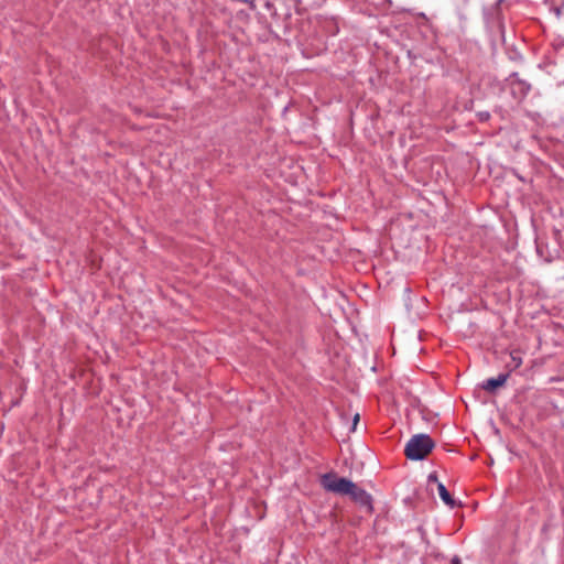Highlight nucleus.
Returning a JSON list of instances; mask_svg holds the SVG:
<instances>
[{"label": "nucleus", "instance_id": "obj_1", "mask_svg": "<svg viewBox=\"0 0 564 564\" xmlns=\"http://www.w3.org/2000/svg\"><path fill=\"white\" fill-rule=\"evenodd\" d=\"M321 482L326 491L349 496L361 508H365L368 513L373 511L371 495L350 479L338 477L334 473H327L322 476Z\"/></svg>", "mask_w": 564, "mask_h": 564}, {"label": "nucleus", "instance_id": "obj_11", "mask_svg": "<svg viewBox=\"0 0 564 564\" xmlns=\"http://www.w3.org/2000/svg\"><path fill=\"white\" fill-rule=\"evenodd\" d=\"M489 113L482 115V118H488Z\"/></svg>", "mask_w": 564, "mask_h": 564}, {"label": "nucleus", "instance_id": "obj_10", "mask_svg": "<svg viewBox=\"0 0 564 564\" xmlns=\"http://www.w3.org/2000/svg\"><path fill=\"white\" fill-rule=\"evenodd\" d=\"M358 421H359V414H356V415L354 416V427L356 426V424L358 423Z\"/></svg>", "mask_w": 564, "mask_h": 564}, {"label": "nucleus", "instance_id": "obj_5", "mask_svg": "<svg viewBox=\"0 0 564 564\" xmlns=\"http://www.w3.org/2000/svg\"><path fill=\"white\" fill-rule=\"evenodd\" d=\"M437 491L441 499L446 506H448L449 508H454L456 506L455 500L452 498L451 494L448 492L443 482H437Z\"/></svg>", "mask_w": 564, "mask_h": 564}, {"label": "nucleus", "instance_id": "obj_9", "mask_svg": "<svg viewBox=\"0 0 564 564\" xmlns=\"http://www.w3.org/2000/svg\"><path fill=\"white\" fill-rule=\"evenodd\" d=\"M451 564H462L460 558L458 556H454L451 561Z\"/></svg>", "mask_w": 564, "mask_h": 564}, {"label": "nucleus", "instance_id": "obj_7", "mask_svg": "<svg viewBox=\"0 0 564 564\" xmlns=\"http://www.w3.org/2000/svg\"><path fill=\"white\" fill-rule=\"evenodd\" d=\"M511 361L507 365L510 368V371L518 369L522 365V358L519 356L517 351H512L510 354Z\"/></svg>", "mask_w": 564, "mask_h": 564}, {"label": "nucleus", "instance_id": "obj_4", "mask_svg": "<svg viewBox=\"0 0 564 564\" xmlns=\"http://www.w3.org/2000/svg\"><path fill=\"white\" fill-rule=\"evenodd\" d=\"M509 378V372L500 373L496 378H489L481 383V388L488 392H494L497 388L502 387Z\"/></svg>", "mask_w": 564, "mask_h": 564}, {"label": "nucleus", "instance_id": "obj_2", "mask_svg": "<svg viewBox=\"0 0 564 564\" xmlns=\"http://www.w3.org/2000/svg\"><path fill=\"white\" fill-rule=\"evenodd\" d=\"M434 446V441L427 434H416L408 441L404 453L411 460H421L432 452Z\"/></svg>", "mask_w": 564, "mask_h": 564}, {"label": "nucleus", "instance_id": "obj_3", "mask_svg": "<svg viewBox=\"0 0 564 564\" xmlns=\"http://www.w3.org/2000/svg\"><path fill=\"white\" fill-rule=\"evenodd\" d=\"M511 94L518 98L523 99L530 91L531 85L519 77L518 73H512L509 78Z\"/></svg>", "mask_w": 564, "mask_h": 564}, {"label": "nucleus", "instance_id": "obj_6", "mask_svg": "<svg viewBox=\"0 0 564 564\" xmlns=\"http://www.w3.org/2000/svg\"><path fill=\"white\" fill-rule=\"evenodd\" d=\"M546 4H549V9L556 18L562 15L564 10V0H544Z\"/></svg>", "mask_w": 564, "mask_h": 564}, {"label": "nucleus", "instance_id": "obj_12", "mask_svg": "<svg viewBox=\"0 0 564 564\" xmlns=\"http://www.w3.org/2000/svg\"><path fill=\"white\" fill-rule=\"evenodd\" d=\"M489 113L482 115V118H488Z\"/></svg>", "mask_w": 564, "mask_h": 564}, {"label": "nucleus", "instance_id": "obj_8", "mask_svg": "<svg viewBox=\"0 0 564 564\" xmlns=\"http://www.w3.org/2000/svg\"><path fill=\"white\" fill-rule=\"evenodd\" d=\"M427 481H429V484L433 482V484H436V485H437V482H440L438 478H437V475L435 473H432V474L429 475Z\"/></svg>", "mask_w": 564, "mask_h": 564}]
</instances>
